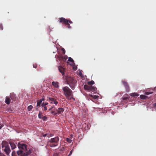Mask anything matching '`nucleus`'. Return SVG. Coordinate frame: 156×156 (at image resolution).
<instances>
[{
    "label": "nucleus",
    "instance_id": "9b49d317",
    "mask_svg": "<svg viewBox=\"0 0 156 156\" xmlns=\"http://www.w3.org/2000/svg\"><path fill=\"white\" fill-rule=\"evenodd\" d=\"M10 98L12 101H15L16 100V95L14 94H10Z\"/></svg>",
    "mask_w": 156,
    "mask_h": 156
},
{
    "label": "nucleus",
    "instance_id": "7ed1b4c3",
    "mask_svg": "<svg viewBox=\"0 0 156 156\" xmlns=\"http://www.w3.org/2000/svg\"><path fill=\"white\" fill-rule=\"evenodd\" d=\"M19 150H22L26 153L27 156L29 155L31 152L30 149H27V146L24 144H21L19 143L17 145Z\"/></svg>",
    "mask_w": 156,
    "mask_h": 156
},
{
    "label": "nucleus",
    "instance_id": "39448f33",
    "mask_svg": "<svg viewBox=\"0 0 156 156\" xmlns=\"http://www.w3.org/2000/svg\"><path fill=\"white\" fill-rule=\"evenodd\" d=\"M63 91L64 95L66 98H68L70 96H73V92L72 90L68 87H64L62 88Z\"/></svg>",
    "mask_w": 156,
    "mask_h": 156
},
{
    "label": "nucleus",
    "instance_id": "473e14b6",
    "mask_svg": "<svg viewBox=\"0 0 156 156\" xmlns=\"http://www.w3.org/2000/svg\"><path fill=\"white\" fill-rule=\"evenodd\" d=\"M66 141L67 142L69 143H70L72 142V140L70 139H69V138H67Z\"/></svg>",
    "mask_w": 156,
    "mask_h": 156
},
{
    "label": "nucleus",
    "instance_id": "a19ab883",
    "mask_svg": "<svg viewBox=\"0 0 156 156\" xmlns=\"http://www.w3.org/2000/svg\"><path fill=\"white\" fill-rule=\"evenodd\" d=\"M71 96V97L70 98V100H71L72 99H73V100H75V98L73 97V96Z\"/></svg>",
    "mask_w": 156,
    "mask_h": 156
},
{
    "label": "nucleus",
    "instance_id": "4468645a",
    "mask_svg": "<svg viewBox=\"0 0 156 156\" xmlns=\"http://www.w3.org/2000/svg\"><path fill=\"white\" fill-rule=\"evenodd\" d=\"M97 89L95 87H94V86H91L90 87V89L89 91H91L92 92H94V93H95L97 92Z\"/></svg>",
    "mask_w": 156,
    "mask_h": 156
},
{
    "label": "nucleus",
    "instance_id": "5701e85b",
    "mask_svg": "<svg viewBox=\"0 0 156 156\" xmlns=\"http://www.w3.org/2000/svg\"><path fill=\"white\" fill-rule=\"evenodd\" d=\"M126 95L127 96V97L123 96L122 98L123 100H126L129 99V98L128 97V94H126Z\"/></svg>",
    "mask_w": 156,
    "mask_h": 156
},
{
    "label": "nucleus",
    "instance_id": "f257e3e1",
    "mask_svg": "<svg viewBox=\"0 0 156 156\" xmlns=\"http://www.w3.org/2000/svg\"><path fill=\"white\" fill-rule=\"evenodd\" d=\"M59 142V137L57 136L48 140L47 142V145L51 147H55L58 146Z\"/></svg>",
    "mask_w": 156,
    "mask_h": 156
},
{
    "label": "nucleus",
    "instance_id": "c85d7f7f",
    "mask_svg": "<svg viewBox=\"0 0 156 156\" xmlns=\"http://www.w3.org/2000/svg\"><path fill=\"white\" fill-rule=\"evenodd\" d=\"M125 88H126V91L127 92H129V91L130 89H129V85L128 86H127V87H125Z\"/></svg>",
    "mask_w": 156,
    "mask_h": 156
},
{
    "label": "nucleus",
    "instance_id": "a211bd4d",
    "mask_svg": "<svg viewBox=\"0 0 156 156\" xmlns=\"http://www.w3.org/2000/svg\"><path fill=\"white\" fill-rule=\"evenodd\" d=\"M90 86H88L87 85H85L84 86V88L85 90H88L89 91Z\"/></svg>",
    "mask_w": 156,
    "mask_h": 156
},
{
    "label": "nucleus",
    "instance_id": "c03bdc74",
    "mask_svg": "<svg viewBox=\"0 0 156 156\" xmlns=\"http://www.w3.org/2000/svg\"><path fill=\"white\" fill-rule=\"evenodd\" d=\"M53 108V107H51V108H50L49 109V111H51Z\"/></svg>",
    "mask_w": 156,
    "mask_h": 156
},
{
    "label": "nucleus",
    "instance_id": "6e6552de",
    "mask_svg": "<svg viewBox=\"0 0 156 156\" xmlns=\"http://www.w3.org/2000/svg\"><path fill=\"white\" fill-rule=\"evenodd\" d=\"M48 99L51 101V103L52 104H54L55 105H57L58 103V102L56 100L53 98L49 97Z\"/></svg>",
    "mask_w": 156,
    "mask_h": 156
},
{
    "label": "nucleus",
    "instance_id": "4c0bfd02",
    "mask_svg": "<svg viewBox=\"0 0 156 156\" xmlns=\"http://www.w3.org/2000/svg\"><path fill=\"white\" fill-rule=\"evenodd\" d=\"M0 29L1 30H3V26L1 24L0 25Z\"/></svg>",
    "mask_w": 156,
    "mask_h": 156
},
{
    "label": "nucleus",
    "instance_id": "dca6fc26",
    "mask_svg": "<svg viewBox=\"0 0 156 156\" xmlns=\"http://www.w3.org/2000/svg\"><path fill=\"white\" fill-rule=\"evenodd\" d=\"M11 100L10 98L8 97H6L5 102L8 105L10 103Z\"/></svg>",
    "mask_w": 156,
    "mask_h": 156
},
{
    "label": "nucleus",
    "instance_id": "c756f323",
    "mask_svg": "<svg viewBox=\"0 0 156 156\" xmlns=\"http://www.w3.org/2000/svg\"><path fill=\"white\" fill-rule=\"evenodd\" d=\"M68 61H69L70 62H74L73 59L71 57L69 58Z\"/></svg>",
    "mask_w": 156,
    "mask_h": 156
},
{
    "label": "nucleus",
    "instance_id": "2eb2a0df",
    "mask_svg": "<svg viewBox=\"0 0 156 156\" xmlns=\"http://www.w3.org/2000/svg\"><path fill=\"white\" fill-rule=\"evenodd\" d=\"M9 144L12 150L16 148V145L15 144H14L13 142H10Z\"/></svg>",
    "mask_w": 156,
    "mask_h": 156
},
{
    "label": "nucleus",
    "instance_id": "b1692460",
    "mask_svg": "<svg viewBox=\"0 0 156 156\" xmlns=\"http://www.w3.org/2000/svg\"><path fill=\"white\" fill-rule=\"evenodd\" d=\"M33 107L31 105H30L27 107V110L29 111H30L33 108Z\"/></svg>",
    "mask_w": 156,
    "mask_h": 156
},
{
    "label": "nucleus",
    "instance_id": "bb28decb",
    "mask_svg": "<svg viewBox=\"0 0 156 156\" xmlns=\"http://www.w3.org/2000/svg\"><path fill=\"white\" fill-rule=\"evenodd\" d=\"M94 81H93V80H91L90 81L88 82V84L90 85H93V84H94Z\"/></svg>",
    "mask_w": 156,
    "mask_h": 156
},
{
    "label": "nucleus",
    "instance_id": "20e7f679",
    "mask_svg": "<svg viewBox=\"0 0 156 156\" xmlns=\"http://www.w3.org/2000/svg\"><path fill=\"white\" fill-rule=\"evenodd\" d=\"M2 148L7 155H9L11 152V150L8 143L3 141L2 143Z\"/></svg>",
    "mask_w": 156,
    "mask_h": 156
},
{
    "label": "nucleus",
    "instance_id": "f3484780",
    "mask_svg": "<svg viewBox=\"0 0 156 156\" xmlns=\"http://www.w3.org/2000/svg\"><path fill=\"white\" fill-rule=\"evenodd\" d=\"M43 99H41L39 100H38L37 101V107H40L41 104V103L43 101Z\"/></svg>",
    "mask_w": 156,
    "mask_h": 156
},
{
    "label": "nucleus",
    "instance_id": "2f4dec72",
    "mask_svg": "<svg viewBox=\"0 0 156 156\" xmlns=\"http://www.w3.org/2000/svg\"><path fill=\"white\" fill-rule=\"evenodd\" d=\"M41 119H42L44 121L47 119V117L46 116H42V117Z\"/></svg>",
    "mask_w": 156,
    "mask_h": 156
},
{
    "label": "nucleus",
    "instance_id": "de8ad7c7",
    "mask_svg": "<svg viewBox=\"0 0 156 156\" xmlns=\"http://www.w3.org/2000/svg\"><path fill=\"white\" fill-rule=\"evenodd\" d=\"M38 110V108H36V110L37 111Z\"/></svg>",
    "mask_w": 156,
    "mask_h": 156
},
{
    "label": "nucleus",
    "instance_id": "1a4fd4ad",
    "mask_svg": "<svg viewBox=\"0 0 156 156\" xmlns=\"http://www.w3.org/2000/svg\"><path fill=\"white\" fill-rule=\"evenodd\" d=\"M57 115L61 114L64 111V109L62 108H59L58 109L56 110Z\"/></svg>",
    "mask_w": 156,
    "mask_h": 156
},
{
    "label": "nucleus",
    "instance_id": "ddd939ff",
    "mask_svg": "<svg viewBox=\"0 0 156 156\" xmlns=\"http://www.w3.org/2000/svg\"><path fill=\"white\" fill-rule=\"evenodd\" d=\"M58 83L57 82L53 81L52 82V85L55 88H58L59 87Z\"/></svg>",
    "mask_w": 156,
    "mask_h": 156
},
{
    "label": "nucleus",
    "instance_id": "4be33fe9",
    "mask_svg": "<svg viewBox=\"0 0 156 156\" xmlns=\"http://www.w3.org/2000/svg\"><path fill=\"white\" fill-rule=\"evenodd\" d=\"M140 96L141 99H146L147 98V96L144 95H141Z\"/></svg>",
    "mask_w": 156,
    "mask_h": 156
},
{
    "label": "nucleus",
    "instance_id": "0eeeda50",
    "mask_svg": "<svg viewBox=\"0 0 156 156\" xmlns=\"http://www.w3.org/2000/svg\"><path fill=\"white\" fill-rule=\"evenodd\" d=\"M17 154L18 156H27L26 153L24 152L22 150H20L19 151H17Z\"/></svg>",
    "mask_w": 156,
    "mask_h": 156
},
{
    "label": "nucleus",
    "instance_id": "58836bf2",
    "mask_svg": "<svg viewBox=\"0 0 156 156\" xmlns=\"http://www.w3.org/2000/svg\"><path fill=\"white\" fill-rule=\"evenodd\" d=\"M151 93H150L148 92H146L145 93V94L146 95H149L150 94H151Z\"/></svg>",
    "mask_w": 156,
    "mask_h": 156
},
{
    "label": "nucleus",
    "instance_id": "a18cd8bd",
    "mask_svg": "<svg viewBox=\"0 0 156 156\" xmlns=\"http://www.w3.org/2000/svg\"><path fill=\"white\" fill-rule=\"evenodd\" d=\"M3 125H1V126H0V130L3 127Z\"/></svg>",
    "mask_w": 156,
    "mask_h": 156
},
{
    "label": "nucleus",
    "instance_id": "72a5a7b5",
    "mask_svg": "<svg viewBox=\"0 0 156 156\" xmlns=\"http://www.w3.org/2000/svg\"><path fill=\"white\" fill-rule=\"evenodd\" d=\"M67 59V57L66 56H65L63 57V61H65Z\"/></svg>",
    "mask_w": 156,
    "mask_h": 156
},
{
    "label": "nucleus",
    "instance_id": "423d86ee",
    "mask_svg": "<svg viewBox=\"0 0 156 156\" xmlns=\"http://www.w3.org/2000/svg\"><path fill=\"white\" fill-rule=\"evenodd\" d=\"M59 20L60 23L67 26L68 28H71V27L70 26L69 23H73V22L71 20L66 19L63 17L60 18Z\"/></svg>",
    "mask_w": 156,
    "mask_h": 156
},
{
    "label": "nucleus",
    "instance_id": "e433bc0d",
    "mask_svg": "<svg viewBox=\"0 0 156 156\" xmlns=\"http://www.w3.org/2000/svg\"><path fill=\"white\" fill-rule=\"evenodd\" d=\"M37 66V65L36 64H33V67L34 68H36Z\"/></svg>",
    "mask_w": 156,
    "mask_h": 156
},
{
    "label": "nucleus",
    "instance_id": "393cba45",
    "mask_svg": "<svg viewBox=\"0 0 156 156\" xmlns=\"http://www.w3.org/2000/svg\"><path fill=\"white\" fill-rule=\"evenodd\" d=\"M51 113L52 114L54 115H57V112L56 111V110L55 111L52 110L51 112Z\"/></svg>",
    "mask_w": 156,
    "mask_h": 156
},
{
    "label": "nucleus",
    "instance_id": "ea45409f",
    "mask_svg": "<svg viewBox=\"0 0 156 156\" xmlns=\"http://www.w3.org/2000/svg\"><path fill=\"white\" fill-rule=\"evenodd\" d=\"M153 106L154 108L156 107V103H154L153 105Z\"/></svg>",
    "mask_w": 156,
    "mask_h": 156
},
{
    "label": "nucleus",
    "instance_id": "6ab92c4d",
    "mask_svg": "<svg viewBox=\"0 0 156 156\" xmlns=\"http://www.w3.org/2000/svg\"><path fill=\"white\" fill-rule=\"evenodd\" d=\"M122 82L123 85L125 87H127V86L129 85L127 83V82L125 80H122Z\"/></svg>",
    "mask_w": 156,
    "mask_h": 156
},
{
    "label": "nucleus",
    "instance_id": "a878e982",
    "mask_svg": "<svg viewBox=\"0 0 156 156\" xmlns=\"http://www.w3.org/2000/svg\"><path fill=\"white\" fill-rule=\"evenodd\" d=\"M42 116H43V115H42V113H41V112L40 111L39 112L38 115V118L39 119H41L42 118Z\"/></svg>",
    "mask_w": 156,
    "mask_h": 156
},
{
    "label": "nucleus",
    "instance_id": "f704fd0d",
    "mask_svg": "<svg viewBox=\"0 0 156 156\" xmlns=\"http://www.w3.org/2000/svg\"><path fill=\"white\" fill-rule=\"evenodd\" d=\"M73 149L69 153V154L68 155V156H70L72 154L73 152Z\"/></svg>",
    "mask_w": 156,
    "mask_h": 156
},
{
    "label": "nucleus",
    "instance_id": "49530a36",
    "mask_svg": "<svg viewBox=\"0 0 156 156\" xmlns=\"http://www.w3.org/2000/svg\"><path fill=\"white\" fill-rule=\"evenodd\" d=\"M62 50H63V51H64V53L65 54V49L64 48H63L62 49Z\"/></svg>",
    "mask_w": 156,
    "mask_h": 156
},
{
    "label": "nucleus",
    "instance_id": "7c9ffc66",
    "mask_svg": "<svg viewBox=\"0 0 156 156\" xmlns=\"http://www.w3.org/2000/svg\"><path fill=\"white\" fill-rule=\"evenodd\" d=\"M48 103L47 102H46L45 103H43L42 104V106L43 107H46V105H48Z\"/></svg>",
    "mask_w": 156,
    "mask_h": 156
},
{
    "label": "nucleus",
    "instance_id": "f8f14e48",
    "mask_svg": "<svg viewBox=\"0 0 156 156\" xmlns=\"http://www.w3.org/2000/svg\"><path fill=\"white\" fill-rule=\"evenodd\" d=\"M58 69L59 72L62 73V75H63L65 70L64 68L60 66H58Z\"/></svg>",
    "mask_w": 156,
    "mask_h": 156
},
{
    "label": "nucleus",
    "instance_id": "f03ea898",
    "mask_svg": "<svg viewBox=\"0 0 156 156\" xmlns=\"http://www.w3.org/2000/svg\"><path fill=\"white\" fill-rule=\"evenodd\" d=\"M67 84H69L72 90H74L77 82L76 80L72 77L67 76L66 78Z\"/></svg>",
    "mask_w": 156,
    "mask_h": 156
},
{
    "label": "nucleus",
    "instance_id": "412c9836",
    "mask_svg": "<svg viewBox=\"0 0 156 156\" xmlns=\"http://www.w3.org/2000/svg\"><path fill=\"white\" fill-rule=\"evenodd\" d=\"M58 58L59 60L61 62L62 61H63V56H62L61 55H58Z\"/></svg>",
    "mask_w": 156,
    "mask_h": 156
},
{
    "label": "nucleus",
    "instance_id": "cd10ccee",
    "mask_svg": "<svg viewBox=\"0 0 156 156\" xmlns=\"http://www.w3.org/2000/svg\"><path fill=\"white\" fill-rule=\"evenodd\" d=\"M12 156H18L15 151H13L12 153Z\"/></svg>",
    "mask_w": 156,
    "mask_h": 156
},
{
    "label": "nucleus",
    "instance_id": "aec40b11",
    "mask_svg": "<svg viewBox=\"0 0 156 156\" xmlns=\"http://www.w3.org/2000/svg\"><path fill=\"white\" fill-rule=\"evenodd\" d=\"M129 94L131 96L133 97H137L139 95V94L135 93H131Z\"/></svg>",
    "mask_w": 156,
    "mask_h": 156
},
{
    "label": "nucleus",
    "instance_id": "37998d69",
    "mask_svg": "<svg viewBox=\"0 0 156 156\" xmlns=\"http://www.w3.org/2000/svg\"><path fill=\"white\" fill-rule=\"evenodd\" d=\"M44 110L46 111L47 109V107H44Z\"/></svg>",
    "mask_w": 156,
    "mask_h": 156
},
{
    "label": "nucleus",
    "instance_id": "9d476101",
    "mask_svg": "<svg viewBox=\"0 0 156 156\" xmlns=\"http://www.w3.org/2000/svg\"><path fill=\"white\" fill-rule=\"evenodd\" d=\"M99 96L97 95H93L92 94H89L87 98L91 100V99H96L98 98Z\"/></svg>",
    "mask_w": 156,
    "mask_h": 156
},
{
    "label": "nucleus",
    "instance_id": "79ce46f5",
    "mask_svg": "<svg viewBox=\"0 0 156 156\" xmlns=\"http://www.w3.org/2000/svg\"><path fill=\"white\" fill-rule=\"evenodd\" d=\"M42 136L44 137L48 136V134H43Z\"/></svg>",
    "mask_w": 156,
    "mask_h": 156
},
{
    "label": "nucleus",
    "instance_id": "c9c22d12",
    "mask_svg": "<svg viewBox=\"0 0 156 156\" xmlns=\"http://www.w3.org/2000/svg\"><path fill=\"white\" fill-rule=\"evenodd\" d=\"M53 135L51 133H50L49 134H48L47 136L48 137H50L52 136H53Z\"/></svg>",
    "mask_w": 156,
    "mask_h": 156
}]
</instances>
